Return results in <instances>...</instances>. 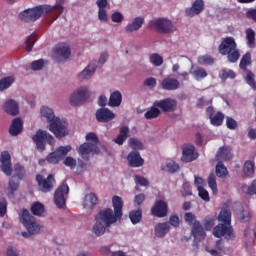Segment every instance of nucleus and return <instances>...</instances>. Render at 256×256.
Segmentation results:
<instances>
[{
	"label": "nucleus",
	"instance_id": "34",
	"mask_svg": "<svg viewBox=\"0 0 256 256\" xmlns=\"http://www.w3.org/2000/svg\"><path fill=\"white\" fill-rule=\"evenodd\" d=\"M209 119L211 125H213L214 127H221V125H223V121H225V114H223V112L221 111H218Z\"/></svg>",
	"mask_w": 256,
	"mask_h": 256
},
{
	"label": "nucleus",
	"instance_id": "54",
	"mask_svg": "<svg viewBox=\"0 0 256 256\" xmlns=\"http://www.w3.org/2000/svg\"><path fill=\"white\" fill-rule=\"evenodd\" d=\"M239 221L241 223H247V221H249V219H251V213H249V211L247 210H242L239 215Z\"/></svg>",
	"mask_w": 256,
	"mask_h": 256
},
{
	"label": "nucleus",
	"instance_id": "50",
	"mask_svg": "<svg viewBox=\"0 0 256 256\" xmlns=\"http://www.w3.org/2000/svg\"><path fill=\"white\" fill-rule=\"evenodd\" d=\"M198 196L202 201L209 203L211 198L209 197V191H207L203 186H198Z\"/></svg>",
	"mask_w": 256,
	"mask_h": 256
},
{
	"label": "nucleus",
	"instance_id": "41",
	"mask_svg": "<svg viewBox=\"0 0 256 256\" xmlns=\"http://www.w3.org/2000/svg\"><path fill=\"white\" fill-rule=\"evenodd\" d=\"M227 167H225V164L223 161H219L216 165V175L217 177H220L221 179H225L227 177Z\"/></svg>",
	"mask_w": 256,
	"mask_h": 256
},
{
	"label": "nucleus",
	"instance_id": "2",
	"mask_svg": "<svg viewBox=\"0 0 256 256\" xmlns=\"http://www.w3.org/2000/svg\"><path fill=\"white\" fill-rule=\"evenodd\" d=\"M53 11H58V13L55 14V19H57V17L63 13V6H61V4L54 6L49 4L38 5L33 8L25 9L19 13L18 17L24 23H35V21H38L41 17H45V15H49V13H53Z\"/></svg>",
	"mask_w": 256,
	"mask_h": 256
},
{
	"label": "nucleus",
	"instance_id": "27",
	"mask_svg": "<svg viewBox=\"0 0 256 256\" xmlns=\"http://www.w3.org/2000/svg\"><path fill=\"white\" fill-rule=\"evenodd\" d=\"M55 53L62 59H69L71 57V47L69 44H59L55 48Z\"/></svg>",
	"mask_w": 256,
	"mask_h": 256
},
{
	"label": "nucleus",
	"instance_id": "28",
	"mask_svg": "<svg viewBox=\"0 0 256 256\" xmlns=\"http://www.w3.org/2000/svg\"><path fill=\"white\" fill-rule=\"evenodd\" d=\"M170 229L171 225H169V222L158 223L154 227V233L156 237H165V235L169 233Z\"/></svg>",
	"mask_w": 256,
	"mask_h": 256
},
{
	"label": "nucleus",
	"instance_id": "63",
	"mask_svg": "<svg viewBox=\"0 0 256 256\" xmlns=\"http://www.w3.org/2000/svg\"><path fill=\"white\" fill-rule=\"evenodd\" d=\"M113 23H122L125 17L120 12H114L111 16Z\"/></svg>",
	"mask_w": 256,
	"mask_h": 256
},
{
	"label": "nucleus",
	"instance_id": "43",
	"mask_svg": "<svg viewBox=\"0 0 256 256\" xmlns=\"http://www.w3.org/2000/svg\"><path fill=\"white\" fill-rule=\"evenodd\" d=\"M244 73H246V83L253 89V91H256V81H255V74L251 70H247Z\"/></svg>",
	"mask_w": 256,
	"mask_h": 256
},
{
	"label": "nucleus",
	"instance_id": "59",
	"mask_svg": "<svg viewBox=\"0 0 256 256\" xmlns=\"http://www.w3.org/2000/svg\"><path fill=\"white\" fill-rule=\"evenodd\" d=\"M14 171L18 179H23V177H25V168H23V166L16 164Z\"/></svg>",
	"mask_w": 256,
	"mask_h": 256
},
{
	"label": "nucleus",
	"instance_id": "16",
	"mask_svg": "<svg viewBox=\"0 0 256 256\" xmlns=\"http://www.w3.org/2000/svg\"><path fill=\"white\" fill-rule=\"evenodd\" d=\"M71 145L60 146L54 152L50 153L47 157V161H63L67 157V153L71 152Z\"/></svg>",
	"mask_w": 256,
	"mask_h": 256
},
{
	"label": "nucleus",
	"instance_id": "1",
	"mask_svg": "<svg viewBox=\"0 0 256 256\" xmlns=\"http://www.w3.org/2000/svg\"><path fill=\"white\" fill-rule=\"evenodd\" d=\"M218 221L220 222L213 228V235L217 239L226 241H235L236 235L233 226L231 225V208L229 204L225 203L218 215Z\"/></svg>",
	"mask_w": 256,
	"mask_h": 256
},
{
	"label": "nucleus",
	"instance_id": "5",
	"mask_svg": "<svg viewBox=\"0 0 256 256\" xmlns=\"http://www.w3.org/2000/svg\"><path fill=\"white\" fill-rule=\"evenodd\" d=\"M218 51L220 55H226L229 63H237L239 61V57H241V53L237 48V42L235 38L228 36L225 37L220 45L218 46Z\"/></svg>",
	"mask_w": 256,
	"mask_h": 256
},
{
	"label": "nucleus",
	"instance_id": "10",
	"mask_svg": "<svg viewBox=\"0 0 256 256\" xmlns=\"http://www.w3.org/2000/svg\"><path fill=\"white\" fill-rule=\"evenodd\" d=\"M87 99H89V88L82 86L72 93L70 96V104L73 105V107H79V105H83Z\"/></svg>",
	"mask_w": 256,
	"mask_h": 256
},
{
	"label": "nucleus",
	"instance_id": "37",
	"mask_svg": "<svg viewBox=\"0 0 256 256\" xmlns=\"http://www.w3.org/2000/svg\"><path fill=\"white\" fill-rule=\"evenodd\" d=\"M161 115V110H159L158 106H155V102L153 106L144 114L145 119H157Z\"/></svg>",
	"mask_w": 256,
	"mask_h": 256
},
{
	"label": "nucleus",
	"instance_id": "53",
	"mask_svg": "<svg viewBox=\"0 0 256 256\" xmlns=\"http://www.w3.org/2000/svg\"><path fill=\"white\" fill-rule=\"evenodd\" d=\"M44 66H45V60L43 59L35 60L31 63L32 71H41V69H43Z\"/></svg>",
	"mask_w": 256,
	"mask_h": 256
},
{
	"label": "nucleus",
	"instance_id": "25",
	"mask_svg": "<svg viewBox=\"0 0 256 256\" xmlns=\"http://www.w3.org/2000/svg\"><path fill=\"white\" fill-rule=\"evenodd\" d=\"M4 111L5 113H8V115L15 117L16 115H19V104H17L15 100L10 99L4 104Z\"/></svg>",
	"mask_w": 256,
	"mask_h": 256
},
{
	"label": "nucleus",
	"instance_id": "15",
	"mask_svg": "<svg viewBox=\"0 0 256 256\" xmlns=\"http://www.w3.org/2000/svg\"><path fill=\"white\" fill-rule=\"evenodd\" d=\"M32 139L38 151H45L47 145V131L42 129L37 130L35 135L32 136Z\"/></svg>",
	"mask_w": 256,
	"mask_h": 256
},
{
	"label": "nucleus",
	"instance_id": "44",
	"mask_svg": "<svg viewBox=\"0 0 256 256\" xmlns=\"http://www.w3.org/2000/svg\"><path fill=\"white\" fill-rule=\"evenodd\" d=\"M162 171H166V173H176L179 171V164L177 162H168L165 166H162Z\"/></svg>",
	"mask_w": 256,
	"mask_h": 256
},
{
	"label": "nucleus",
	"instance_id": "14",
	"mask_svg": "<svg viewBox=\"0 0 256 256\" xmlns=\"http://www.w3.org/2000/svg\"><path fill=\"white\" fill-rule=\"evenodd\" d=\"M155 107H158L163 113H172L177 109V100L172 98H166L163 100H156Z\"/></svg>",
	"mask_w": 256,
	"mask_h": 256
},
{
	"label": "nucleus",
	"instance_id": "22",
	"mask_svg": "<svg viewBox=\"0 0 256 256\" xmlns=\"http://www.w3.org/2000/svg\"><path fill=\"white\" fill-rule=\"evenodd\" d=\"M23 133V120L21 118H14L9 128V134L12 137H17Z\"/></svg>",
	"mask_w": 256,
	"mask_h": 256
},
{
	"label": "nucleus",
	"instance_id": "38",
	"mask_svg": "<svg viewBox=\"0 0 256 256\" xmlns=\"http://www.w3.org/2000/svg\"><path fill=\"white\" fill-rule=\"evenodd\" d=\"M246 41L250 49H255V31L251 28L246 29Z\"/></svg>",
	"mask_w": 256,
	"mask_h": 256
},
{
	"label": "nucleus",
	"instance_id": "42",
	"mask_svg": "<svg viewBox=\"0 0 256 256\" xmlns=\"http://www.w3.org/2000/svg\"><path fill=\"white\" fill-rule=\"evenodd\" d=\"M208 186L210 187L213 195H217L218 189H217V177L215 174L211 173L207 179Z\"/></svg>",
	"mask_w": 256,
	"mask_h": 256
},
{
	"label": "nucleus",
	"instance_id": "3",
	"mask_svg": "<svg viewBox=\"0 0 256 256\" xmlns=\"http://www.w3.org/2000/svg\"><path fill=\"white\" fill-rule=\"evenodd\" d=\"M112 205L114 212L111 208H105L100 210L98 217H96L99 221L104 223L105 227H111L113 224L117 223V221H121L123 217V199L120 196H113Z\"/></svg>",
	"mask_w": 256,
	"mask_h": 256
},
{
	"label": "nucleus",
	"instance_id": "64",
	"mask_svg": "<svg viewBox=\"0 0 256 256\" xmlns=\"http://www.w3.org/2000/svg\"><path fill=\"white\" fill-rule=\"evenodd\" d=\"M248 195H256V179L253 180L251 185L247 188Z\"/></svg>",
	"mask_w": 256,
	"mask_h": 256
},
{
	"label": "nucleus",
	"instance_id": "9",
	"mask_svg": "<svg viewBox=\"0 0 256 256\" xmlns=\"http://www.w3.org/2000/svg\"><path fill=\"white\" fill-rule=\"evenodd\" d=\"M68 195L69 185H67V181H64L54 193V203L56 207H58V209H65V205H67Z\"/></svg>",
	"mask_w": 256,
	"mask_h": 256
},
{
	"label": "nucleus",
	"instance_id": "21",
	"mask_svg": "<svg viewBox=\"0 0 256 256\" xmlns=\"http://www.w3.org/2000/svg\"><path fill=\"white\" fill-rule=\"evenodd\" d=\"M78 153L81 157H87L89 153H94V155H99L100 150H99V147H97V145L93 143H83L82 145H80L78 149Z\"/></svg>",
	"mask_w": 256,
	"mask_h": 256
},
{
	"label": "nucleus",
	"instance_id": "26",
	"mask_svg": "<svg viewBox=\"0 0 256 256\" xmlns=\"http://www.w3.org/2000/svg\"><path fill=\"white\" fill-rule=\"evenodd\" d=\"M127 139H129V126H122L118 136L113 139V142L116 143V145H123Z\"/></svg>",
	"mask_w": 256,
	"mask_h": 256
},
{
	"label": "nucleus",
	"instance_id": "19",
	"mask_svg": "<svg viewBox=\"0 0 256 256\" xmlns=\"http://www.w3.org/2000/svg\"><path fill=\"white\" fill-rule=\"evenodd\" d=\"M168 211H169V206L167 205V202L163 200L156 201L154 206L151 209L152 215H154V217H159V218L167 217Z\"/></svg>",
	"mask_w": 256,
	"mask_h": 256
},
{
	"label": "nucleus",
	"instance_id": "13",
	"mask_svg": "<svg viewBox=\"0 0 256 256\" xmlns=\"http://www.w3.org/2000/svg\"><path fill=\"white\" fill-rule=\"evenodd\" d=\"M199 159V152L193 144H184L182 146L181 161H197Z\"/></svg>",
	"mask_w": 256,
	"mask_h": 256
},
{
	"label": "nucleus",
	"instance_id": "58",
	"mask_svg": "<svg viewBox=\"0 0 256 256\" xmlns=\"http://www.w3.org/2000/svg\"><path fill=\"white\" fill-rule=\"evenodd\" d=\"M135 181L137 185H141V187H149V180L147 178L136 175Z\"/></svg>",
	"mask_w": 256,
	"mask_h": 256
},
{
	"label": "nucleus",
	"instance_id": "20",
	"mask_svg": "<svg viewBox=\"0 0 256 256\" xmlns=\"http://www.w3.org/2000/svg\"><path fill=\"white\" fill-rule=\"evenodd\" d=\"M205 9V2L203 0H195L190 8L185 9L187 17H195Z\"/></svg>",
	"mask_w": 256,
	"mask_h": 256
},
{
	"label": "nucleus",
	"instance_id": "47",
	"mask_svg": "<svg viewBox=\"0 0 256 256\" xmlns=\"http://www.w3.org/2000/svg\"><path fill=\"white\" fill-rule=\"evenodd\" d=\"M1 169L7 177H11V174L13 173V164H11V161H2Z\"/></svg>",
	"mask_w": 256,
	"mask_h": 256
},
{
	"label": "nucleus",
	"instance_id": "33",
	"mask_svg": "<svg viewBox=\"0 0 256 256\" xmlns=\"http://www.w3.org/2000/svg\"><path fill=\"white\" fill-rule=\"evenodd\" d=\"M107 226L103 223L99 218H96V223L93 226V233L96 234L97 237H101V235H105Z\"/></svg>",
	"mask_w": 256,
	"mask_h": 256
},
{
	"label": "nucleus",
	"instance_id": "40",
	"mask_svg": "<svg viewBox=\"0 0 256 256\" xmlns=\"http://www.w3.org/2000/svg\"><path fill=\"white\" fill-rule=\"evenodd\" d=\"M243 173L246 177H253L255 175V163L246 161L244 163Z\"/></svg>",
	"mask_w": 256,
	"mask_h": 256
},
{
	"label": "nucleus",
	"instance_id": "55",
	"mask_svg": "<svg viewBox=\"0 0 256 256\" xmlns=\"http://www.w3.org/2000/svg\"><path fill=\"white\" fill-rule=\"evenodd\" d=\"M145 87H149L150 89H155L157 87V79L153 77L146 78L143 82Z\"/></svg>",
	"mask_w": 256,
	"mask_h": 256
},
{
	"label": "nucleus",
	"instance_id": "32",
	"mask_svg": "<svg viewBox=\"0 0 256 256\" xmlns=\"http://www.w3.org/2000/svg\"><path fill=\"white\" fill-rule=\"evenodd\" d=\"M129 218L132 225H137V223H141V219H143V210L141 208H138L137 210L130 211Z\"/></svg>",
	"mask_w": 256,
	"mask_h": 256
},
{
	"label": "nucleus",
	"instance_id": "7",
	"mask_svg": "<svg viewBox=\"0 0 256 256\" xmlns=\"http://www.w3.org/2000/svg\"><path fill=\"white\" fill-rule=\"evenodd\" d=\"M148 29H150V31H156V33L167 35L173 33L175 26L173 22L167 18H157L148 22Z\"/></svg>",
	"mask_w": 256,
	"mask_h": 256
},
{
	"label": "nucleus",
	"instance_id": "30",
	"mask_svg": "<svg viewBox=\"0 0 256 256\" xmlns=\"http://www.w3.org/2000/svg\"><path fill=\"white\" fill-rule=\"evenodd\" d=\"M216 157L218 161H231V159H233V154L228 147H221L218 150Z\"/></svg>",
	"mask_w": 256,
	"mask_h": 256
},
{
	"label": "nucleus",
	"instance_id": "60",
	"mask_svg": "<svg viewBox=\"0 0 256 256\" xmlns=\"http://www.w3.org/2000/svg\"><path fill=\"white\" fill-rule=\"evenodd\" d=\"M182 187H183L182 195L184 197H189V195H193V193L191 192V183L184 182Z\"/></svg>",
	"mask_w": 256,
	"mask_h": 256
},
{
	"label": "nucleus",
	"instance_id": "61",
	"mask_svg": "<svg viewBox=\"0 0 256 256\" xmlns=\"http://www.w3.org/2000/svg\"><path fill=\"white\" fill-rule=\"evenodd\" d=\"M98 19L102 23H107V20H108L107 9H98Z\"/></svg>",
	"mask_w": 256,
	"mask_h": 256
},
{
	"label": "nucleus",
	"instance_id": "36",
	"mask_svg": "<svg viewBox=\"0 0 256 256\" xmlns=\"http://www.w3.org/2000/svg\"><path fill=\"white\" fill-rule=\"evenodd\" d=\"M219 79H221L222 83H225L227 79H235L237 77V74H235V71L233 70H225L222 69L218 73Z\"/></svg>",
	"mask_w": 256,
	"mask_h": 256
},
{
	"label": "nucleus",
	"instance_id": "45",
	"mask_svg": "<svg viewBox=\"0 0 256 256\" xmlns=\"http://www.w3.org/2000/svg\"><path fill=\"white\" fill-rule=\"evenodd\" d=\"M25 43L26 51H28V53H30V51H33V47L35 43H37V34H31L30 36H28Z\"/></svg>",
	"mask_w": 256,
	"mask_h": 256
},
{
	"label": "nucleus",
	"instance_id": "62",
	"mask_svg": "<svg viewBox=\"0 0 256 256\" xmlns=\"http://www.w3.org/2000/svg\"><path fill=\"white\" fill-rule=\"evenodd\" d=\"M7 213V200L0 199V217H5Z\"/></svg>",
	"mask_w": 256,
	"mask_h": 256
},
{
	"label": "nucleus",
	"instance_id": "48",
	"mask_svg": "<svg viewBox=\"0 0 256 256\" xmlns=\"http://www.w3.org/2000/svg\"><path fill=\"white\" fill-rule=\"evenodd\" d=\"M149 59L150 63H152V65H154L155 67H161V65H163V58L157 53L151 54Z\"/></svg>",
	"mask_w": 256,
	"mask_h": 256
},
{
	"label": "nucleus",
	"instance_id": "8",
	"mask_svg": "<svg viewBox=\"0 0 256 256\" xmlns=\"http://www.w3.org/2000/svg\"><path fill=\"white\" fill-rule=\"evenodd\" d=\"M184 221L187 223V225H192V235L194 239H197L198 241H203V239H205L207 234L205 233L203 226H201V222L196 220L193 213L186 212L184 214Z\"/></svg>",
	"mask_w": 256,
	"mask_h": 256
},
{
	"label": "nucleus",
	"instance_id": "57",
	"mask_svg": "<svg viewBox=\"0 0 256 256\" xmlns=\"http://www.w3.org/2000/svg\"><path fill=\"white\" fill-rule=\"evenodd\" d=\"M86 140L90 141L92 143V145H96L99 143V137H97V134H95L94 132H89L86 135Z\"/></svg>",
	"mask_w": 256,
	"mask_h": 256
},
{
	"label": "nucleus",
	"instance_id": "52",
	"mask_svg": "<svg viewBox=\"0 0 256 256\" xmlns=\"http://www.w3.org/2000/svg\"><path fill=\"white\" fill-rule=\"evenodd\" d=\"M9 189H10L11 195H13V193H15V191L19 189V179H17L16 177L10 178Z\"/></svg>",
	"mask_w": 256,
	"mask_h": 256
},
{
	"label": "nucleus",
	"instance_id": "29",
	"mask_svg": "<svg viewBox=\"0 0 256 256\" xmlns=\"http://www.w3.org/2000/svg\"><path fill=\"white\" fill-rule=\"evenodd\" d=\"M98 201L99 199L95 193L87 194L83 200V207L84 209H93V207L97 205Z\"/></svg>",
	"mask_w": 256,
	"mask_h": 256
},
{
	"label": "nucleus",
	"instance_id": "18",
	"mask_svg": "<svg viewBox=\"0 0 256 256\" xmlns=\"http://www.w3.org/2000/svg\"><path fill=\"white\" fill-rule=\"evenodd\" d=\"M98 123H109L115 119V113L109 108H99L95 114Z\"/></svg>",
	"mask_w": 256,
	"mask_h": 256
},
{
	"label": "nucleus",
	"instance_id": "23",
	"mask_svg": "<svg viewBox=\"0 0 256 256\" xmlns=\"http://www.w3.org/2000/svg\"><path fill=\"white\" fill-rule=\"evenodd\" d=\"M97 71V62H91L79 75V81H85V79H90L93 73Z\"/></svg>",
	"mask_w": 256,
	"mask_h": 256
},
{
	"label": "nucleus",
	"instance_id": "46",
	"mask_svg": "<svg viewBox=\"0 0 256 256\" xmlns=\"http://www.w3.org/2000/svg\"><path fill=\"white\" fill-rule=\"evenodd\" d=\"M199 65H213L215 63V58H212L211 55L206 54L198 57Z\"/></svg>",
	"mask_w": 256,
	"mask_h": 256
},
{
	"label": "nucleus",
	"instance_id": "4",
	"mask_svg": "<svg viewBox=\"0 0 256 256\" xmlns=\"http://www.w3.org/2000/svg\"><path fill=\"white\" fill-rule=\"evenodd\" d=\"M42 117H45L49 123V131L54 133L57 139H63L66 135H69L67 126L61 122V118L55 116L53 109L43 106L40 110Z\"/></svg>",
	"mask_w": 256,
	"mask_h": 256
},
{
	"label": "nucleus",
	"instance_id": "6",
	"mask_svg": "<svg viewBox=\"0 0 256 256\" xmlns=\"http://www.w3.org/2000/svg\"><path fill=\"white\" fill-rule=\"evenodd\" d=\"M20 221L26 227L28 232H22V237L28 238L31 235H37L41 231V226L38 225L35 217L29 213V210L23 209L20 216Z\"/></svg>",
	"mask_w": 256,
	"mask_h": 256
},
{
	"label": "nucleus",
	"instance_id": "17",
	"mask_svg": "<svg viewBox=\"0 0 256 256\" xmlns=\"http://www.w3.org/2000/svg\"><path fill=\"white\" fill-rule=\"evenodd\" d=\"M161 89L164 91H177L179 87H181V83L177 78H173V76H166L160 83Z\"/></svg>",
	"mask_w": 256,
	"mask_h": 256
},
{
	"label": "nucleus",
	"instance_id": "31",
	"mask_svg": "<svg viewBox=\"0 0 256 256\" xmlns=\"http://www.w3.org/2000/svg\"><path fill=\"white\" fill-rule=\"evenodd\" d=\"M123 102V95H121V92L114 91L109 98L108 105L109 107H119L121 103Z\"/></svg>",
	"mask_w": 256,
	"mask_h": 256
},
{
	"label": "nucleus",
	"instance_id": "49",
	"mask_svg": "<svg viewBox=\"0 0 256 256\" xmlns=\"http://www.w3.org/2000/svg\"><path fill=\"white\" fill-rule=\"evenodd\" d=\"M12 77H5L0 80V91H5V89H9L11 85H13Z\"/></svg>",
	"mask_w": 256,
	"mask_h": 256
},
{
	"label": "nucleus",
	"instance_id": "56",
	"mask_svg": "<svg viewBox=\"0 0 256 256\" xmlns=\"http://www.w3.org/2000/svg\"><path fill=\"white\" fill-rule=\"evenodd\" d=\"M226 127H228V129H230L231 131H235V129H237V127H238L237 120H235L231 117H227L226 118Z\"/></svg>",
	"mask_w": 256,
	"mask_h": 256
},
{
	"label": "nucleus",
	"instance_id": "35",
	"mask_svg": "<svg viewBox=\"0 0 256 256\" xmlns=\"http://www.w3.org/2000/svg\"><path fill=\"white\" fill-rule=\"evenodd\" d=\"M252 60H251V52H246L239 63V67L240 69H242V71H249V69H247V67H249V65H251Z\"/></svg>",
	"mask_w": 256,
	"mask_h": 256
},
{
	"label": "nucleus",
	"instance_id": "12",
	"mask_svg": "<svg viewBox=\"0 0 256 256\" xmlns=\"http://www.w3.org/2000/svg\"><path fill=\"white\" fill-rule=\"evenodd\" d=\"M36 181L38 183V187H40L43 193H49L53 189V183L55 182V176L53 174L48 175L45 179L43 175H36Z\"/></svg>",
	"mask_w": 256,
	"mask_h": 256
},
{
	"label": "nucleus",
	"instance_id": "11",
	"mask_svg": "<svg viewBox=\"0 0 256 256\" xmlns=\"http://www.w3.org/2000/svg\"><path fill=\"white\" fill-rule=\"evenodd\" d=\"M128 145L134 149L127 156V161H145L141 158V154L136 149H143V143L139 141L137 138H130L128 140Z\"/></svg>",
	"mask_w": 256,
	"mask_h": 256
},
{
	"label": "nucleus",
	"instance_id": "39",
	"mask_svg": "<svg viewBox=\"0 0 256 256\" xmlns=\"http://www.w3.org/2000/svg\"><path fill=\"white\" fill-rule=\"evenodd\" d=\"M30 210L36 217H41L45 213V206L41 202H34Z\"/></svg>",
	"mask_w": 256,
	"mask_h": 256
},
{
	"label": "nucleus",
	"instance_id": "51",
	"mask_svg": "<svg viewBox=\"0 0 256 256\" xmlns=\"http://www.w3.org/2000/svg\"><path fill=\"white\" fill-rule=\"evenodd\" d=\"M192 75L199 81V79H205L207 77V71L202 67H197L193 72Z\"/></svg>",
	"mask_w": 256,
	"mask_h": 256
},
{
	"label": "nucleus",
	"instance_id": "24",
	"mask_svg": "<svg viewBox=\"0 0 256 256\" xmlns=\"http://www.w3.org/2000/svg\"><path fill=\"white\" fill-rule=\"evenodd\" d=\"M145 23V19L143 17H136L134 20L129 23L125 27V32L126 33H133V31H139L141 27H143V24Z\"/></svg>",
	"mask_w": 256,
	"mask_h": 256
}]
</instances>
